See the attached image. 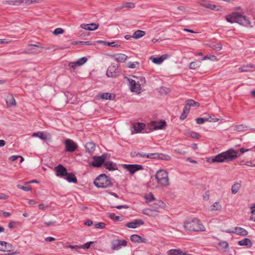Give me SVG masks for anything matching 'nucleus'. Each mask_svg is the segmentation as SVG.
Segmentation results:
<instances>
[{
    "label": "nucleus",
    "mask_w": 255,
    "mask_h": 255,
    "mask_svg": "<svg viewBox=\"0 0 255 255\" xmlns=\"http://www.w3.org/2000/svg\"><path fill=\"white\" fill-rule=\"evenodd\" d=\"M249 149H245L244 148H242L240 150H235L233 148H230L228 150L222 152L216 156L208 158L207 161L210 163L232 161L241 154L249 151Z\"/></svg>",
    "instance_id": "obj_1"
},
{
    "label": "nucleus",
    "mask_w": 255,
    "mask_h": 255,
    "mask_svg": "<svg viewBox=\"0 0 255 255\" xmlns=\"http://www.w3.org/2000/svg\"><path fill=\"white\" fill-rule=\"evenodd\" d=\"M184 228L186 230L195 232H203L205 228L201 221L197 218H190L186 220Z\"/></svg>",
    "instance_id": "obj_2"
},
{
    "label": "nucleus",
    "mask_w": 255,
    "mask_h": 255,
    "mask_svg": "<svg viewBox=\"0 0 255 255\" xmlns=\"http://www.w3.org/2000/svg\"><path fill=\"white\" fill-rule=\"evenodd\" d=\"M98 188H106L113 185L110 178L105 174H100L96 178L94 182Z\"/></svg>",
    "instance_id": "obj_3"
},
{
    "label": "nucleus",
    "mask_w": 255,
    "mask_h": 255,
    "mask_svg": "<svg viewBox=\"0 0 255 255\" xmlns=\"http://www.w3.org/2000/svg\"><path fill=\"white\" fill-rule=\"evenodd\" d=\"M157 182L161 186H167L169 185V179L168 173L166 170L160 169L158 170L155 175Z\"/></svg>",
    "instance_id": "obj_4"
},
{
    "label": "nucleus",
    "mask_w": 255,
    "mask_h": 255,
    "mask_svg": "<svg viewBox=\"0 0 255 255\" xmlns=\"http://www.w3.org/2000/svg\"><path fill=\"white\" fill-rule=\"evenodd\" d=\"M129 87L131 92L140 93L141 91V85L145 83V79L143 77H140L141 83L139 81L135 82L132 79H128Z\"/></svg>",
    "instance_id": "obj_5"
},
{
    "label": "nucleus",
    "mask_w": 255,
    "mask_h": 255,
    "mask_svg": "<svg viewBox=\"0 0 255 255\" xmlns=\"http://www.w3.org/2000/svg\"><path fill=\"white\" fill-rule=\"evenodd\" d=\"M107 157L108 154L106 153L103 154L101 156H94L93 157V161L90 163V165L95 167H100L103 164H104Z\"/></svg>",
    "instance_id": "obj_6"
},
{
    "label": "nucleus",
    "mask_w": 255,
    "mask_h": 255,
    "mask_svg": "<svg viewBox=\"0 0 255 255\" xmlns=\"http://www.w3.org/2000/svg\"><path fill=\"white\" fill-rule=\"evenodd\" d=\"M123 167L131 174L137 171L143 169L142 165L139 164H124Z\"/></svg>",
    "instance_id": "obj_7"
},
{
    "label": "nucleus",
    "mask_w": 255,
    "mask_h": 255,
    "mask_svg": "<svg viewBox=\"0 0 255 255\" xmlns=\"http://www.w3.org/2000/svg\"><path fill=\"white\" fill-rule=\"evenodd\" d=\"M127 242L126 240H114L111 242L112 249L113 250H119L122 247H126Z\"/></svg>",
    "instance_id": "obj_8"
},
{
    "label": "nucleus",
    "mask_w": 255,
    "mask_h": 255,
    "mask_svg": "<svg viewBox=\"0 0 255 255\" xmlns=\"http://www.w3.org/2000/svg\"><path fill=\"white\" fill-rule=\"evenodd\" d=\"M65 151L68 152H73L77 148V145L72 139H67L65 141Z\"/></svg>",
    "instance_id": "obj_9"
},
{
    "label": "nucleus",
    "mask_w": 255,
    "mask_h": 255,
    "mask_svg": "<svg viewBox=\"0 0 255 255\" xmlns=\"http://www.w3.org/2000/svg\"><path fill=\"white\" fill-rule=\"evenodd\" d=\"M118 73V65L117 64L111 65L109 67L106 75L108 77H115Z\"/></svg>",
    "instance_id": "obj_10"
},
{
    "label": "nucleus",
    "mask_w": 255,
    "mask_h": 255,
    "mask_svg": "<svg viewBox=\"0 0 255 255\" xmlns=\"http://www.w3.org/2000/svg\"><path fill=\"white\" fill-rule=\"evenodd\" d=\"M237 23L245 26H248L250 25L251 23L250 20L247 16L242 15L241 14L237 12Z\"/></svg>",
    "instance_id": "obj_11"
},
{
    "label": "nucleus",
    "mask_w": 255,
    "mask_h": 255,
    "mask_svg": "<svg viewBox=\"0 0 255 255\" xmlns=\"http://www.w3.org/2000/svg\"><path fill=\"white\" fill-rule=\"evenodd\" d=\"M165 204L160 200H156L153 204L151 205V207L156 212H159L160 209H164L165 207Z\"/></svg>",
    "instance_id": "obj_12"
},
{
    "label": "nucleus",
    "mask_w": 255,
    "mask_h": 255,
    "mask_svg": "<svg viewBox=\"0 0 255 255\" xmlns=\"http://www.w3.org/2000/svg\"><path fill=\"white\" fill-rule=\"evenodd\" d=\"M56 175L58 177L65 176L67 173V169L62 164H59L54 167Z\"/></svg>",
    "instance_id": "obj_13"
},
{
    "label": "nucleus",
    "mask_w": 255,
    "mask_h": 255,
    "mask_svg": "<svg viewBox=\"0 0 255 255\" xmlns=\"http://www.w3.org/2000/svg\"><path fill=\"white\" fill-rule=\"evenodd\" d=\"M166 123L164 121L152 122L150 125V128L152 130L162 129L165 126Z\"/></svg>",
    "instance_id": "obj_14"
},
{
    "label": "nucleus",
    "mask_w": 255,
    "mask_h": 255,
    "mask_svg": "<svg viewBox=\"0 0 255 255\" xmlns=\"http://www.w3.org/2000/svg\"><path fill=\"white\" fill-rule=\"evenodd\" d=\"M144 224V222L140 219H136L133 222L128 223L126 226L129 228L135 229Z\"/></svg>",
    "instance_id": "obj_15"
},
{
    "label": "nucleus",
    "mask_w": 255,
    "mask_h": 255,
    "mask_svg": "<svg viewBox=\"0 0 255 255\" xmlns=\"http://www.w3.org/2000/svg\"><path fill=\"white\" fill-rule=\"evenodd\" d=\"M130 240L132 242L141 243H145L147 242V239L142 238L137 235H132L130 236Z\"/></svg>",
    "instance_id": "obj_16"
},
{
    "label": "nucleus",
    "mask_w": 255,
    "mask_h": 255,
    "mask_svg": "<svg viewBox=\"0 0 255 255\" xmlns=\"http://www.w3.org/2000/svg\"><path fill=\"white\" fill-rule=\"evenodd\" d=\"M142 213L145 215L150 217H156L158 215L157 212L154 211L153 209L151 208H146L142 210Z\"/></svg>",
    "instance_id": "obj_17"
},
{
    "label": "nucleus",
    "mask_w": 255,
    "mask_h": 255,
    "mask_svg": "<svg viewBox=\"0 0 255 255\" xmlns=\"http://www.w3.org/2000/svg\"><path fill=\"white\" fill-rule=\"evenodd\" d=\"M232 233H236L239 235L245 236L248 234V232L245 229L241 227H237L235 228Z\"/></svg>",
    "instance_id": "obj_18"
},
{
    "label": "nucleus",
    "mask_w": 255,
    "mask_h": 255,
    "mask_svg": "<svg viewBox=\"0 0 255 255\" xmlns=\"http://www.w3.org/2000/svg\"><path fill=\"white\" fill-rule=\"evenodd\" d=\"M128 56L124 54L120 53L114 56V59L118 62H124L127 59Z\"/></svg>",
    "instance_id": "obj_19"
},
{
    "label": "nucleus",
    "mask_w": 255,
    "mask_h": 255,
    "mask_svg": "<svg viewBox=\"0 0 255 255\" xmlns=\"http://www.w3.org/2000/svg\"><path fill=\"white\" fill-rule=\"evenodd\" d=\"M168 56L166 54L162 55L160 57L155 58L151 57L150 58L152 61L156 64H160L165 59L167 58Z\"/></svg>",
    "instance_id": "obj_20"
},
{
    "label": "nucleus",
    "mask_w": 255,
    "mask_h": 255,
    "mask_svg": "<svg viewBox=\"0 0 255 255\" xmlns=\"http://www.w3.org/2000/svg\"><path fill=\"white\" fill-rule=\"evenodd\" d=\"M145 125L144 123H137L133 125V128L135 133H138L145 128Z\"/></svg>",
    "instance_id": "obj_21"
},
{
    "label": "nucleus",
    "mask_w": 255,
    "mask_h": 255,
    "mask_svg": "<svg viewBox=\"0 0 255 255\" xmlns=\"http://www.w3.org/2000/svg\"><path fill=\"white\" fill-rule=\"evenodd\" d=\"M104 166L106 169L110 171L115 170L118 169L116 164L112 161H105Z\"/></svg>",
    "instance_id": "obj_22"
},
{
    "label": "nucleus",
    "mask_w": 255,
    "mask_h": 255,
    "mask_svg": "<svg viewBox=\"0 0 255 255\" xmlns=\"http://www.w3.org/2000/svg\"><path fill=\"white\" fill-rule=\"evenodd\" d=\"M6 103L8 106H15L16 101L11 94H8L5 99Z\"/></svg>",
    "instance_id": "obj_23"
},
{
    "label": "nucleus",
    "mask_w": 255,
    "mask_h": 255,
    "mask_svg": "<svg viewBox=\"0 0 255 255\" xmlns=\"http://www.w3.org/2000/svg\"><path fill=\"white\" fill-rule=\"evenodd\" d=\"M85 148L87 152L92 153L95 150L96 145L93 142H87L85 144Z\"/></svg>",
    "instance_id": "obj_24"
},
{
    "label": "nucleus",
    "mask_w": 255,
    "mask_h": 255,
    "mask_svg": "<svg viewBox=\"0 0 255 255\" xmlns=\"http://www.w3.org/2000/svg\"><path fill=\"white\" fill-rule=\"evenodd\" d=\"M66 178L65 179L70 183H77V179L75 175V174L73 173H67L65 175Z\"/></svg>",
    "instance_id": "obj_25"
},
{
    "label": "nucleus",
    "mask_w": 255,
    "mask_h": 255,
    "mask_svg": "<svg viewBox=\"0 0 255 255\" xmlns=\"http://www.w3.org/2000/svg\"><path fill=\"white\" fill-rule=\"evenodd\" d=\"M238 244L240 246H247L249 248H251L253 246V243L251 240L248 238H245L242 240L239 241Z\"/></svg>",
    "instance_id": "obj_26"
},
{
    "label": "nucleus",
    "mask_w": 255,
    "mask_h": 255,
    "mask_svg": "<svg viewBox=\"0 0 255 255\" xmlns=\"http://www.w3.org/2000/svg\"><path fill=\"white\" fill-rule=\"evenodd\" d=\"M237 12H234L231 14L228 15L226 17V19L228 22L232 23L237 22Z\"/></svg>",
    "instance_id": "obj_27"
},
{
    "label": "nucleus",
    "mask_w": 255,
    "mask_h": 255,
    "mask_svg": "<svg viewBox=\"0 0 255 255\" xmlns=\"http://www.w3.org/2000/svg\"><path fill=\"white\" fill-rule=\"evenodd\" d=\"M100 98L105 100H114L116 96L109 93H103L100 94Z\"/></svg>",
    "instance_id": "obj_28"
},
{
    "label": "nucleus",
    "mask_w": 255,
    "mask_h": 255,
    "mask_svg": "<svg viewBox=\"0 0 255 255\" xmlns=\"http://www.w3.org/2000/svg\"><path fill=\"white\" fill-rule=\"evenodd\" d=\"M185 135L195 139H199L201 137V135L198 133L191 130H188L186 131Z\"/></svg>",
    "instance_id": "obj_29"
},
{
    "label": "nucleus",
    "mask_w": 255,
    "mask_h": 255,
    "mask_svg": "<svg viewBox=\"0 0 255 255\" xmlns=\"http://www.w3.org/2000/svg\"><path fill=\"white\" fill-rule=\"evenodd\" d=\"M98 43H103L105 45L113 47H119L120 46V45H119L117 41H113V42H108L106 41H98Z\"/></svg>",
    "instance_id": "obj_30"
},
{
    "label": "nucleus",
    "mask_w": 255,
    "mask_h": 255,
    "mask_svg": "<svg viewBox=\"0 0 255 255\" xmlns=\"http://www.w3.org/2000/svg\"><path fill=\"white\" fill-rule=\"evenodd\" d=\"M145 34V31L140 30H137L134 32L132 35V37L137 39L143 36Z\"/></svg>",
    "instance_id": "obj_31"
},
{
    "label": "nucleus",
    "mask_w": 255,
    "mask_h": 255,
    "mask_svg": "<svg viewBox=\"0 0 255 255\" xmlns=\"http://www.w3.org/2000/svg\"><path fill=\"white\" fill-rule=\"evenodd\" d=\"M21 1L20 0H4L2 3L4 4L18 6L21 4Z\"/></svg>",
    "instance_id": "obj_32"
},
{
    "label": "nucleus",
    "mask_w": 255,
    "mask_h": 255,
    "mask_svg": "<svg viewBox=\"0 0 255 255\" xmlns=\"http://www.w3.org/2000/svg\"><path fill=\"white\" fill-rule=\"evenodd\" d=\"M144 198L146 203H149L153 201L154 202L156 200L153 194L152 193H149L147 194H146L144 196Z\"/></svg>",
    "instance_id": "obj_33"
},
{
    "label": "nucleus",
    "mask_w": 255,
    "mask_h": 255,
    "mask_svg": "<svg viewBox=\"0 0 255 255\" xmlns=\"http://www.w3.org/2000/svg\"><path fill=\"white\" fill-rule=\"evenodd\" d=\"M33 137H38L42 140H46L47 138V135L44 133L43 132L38 131L37 132H33L32 134Z\"/></svg>",
    "instance_id": "obj_34"
},
{
    "label": "nucleus",
    "mask_w": 255,
    "mask_h": 255,
    "mask_svg": "<svg viewBox=\"0 0 255 255\" xmlns=\"http://www.w3.org/2000/svg\"><path fill=\"white\" fill-rule=\"evenodd\" d=\"M240 187L241 184L238 182H236L232 187V193L234 194H236L239 191Z\"/></svg>",
    "instance_id": "obj_35"
},
{
    "label": "nucleus",
    "mask_w": 255,
    "mask_h": 255,
    "mask_svg": "<svg viewBox=\"0 0 255 255\" xmlns=\"http://www.w3.org/2000/svg\"><path fill=\"white\" fill-rule=\"evenodd\" d=\"M161 156H163L162 154H158L156 153H150V154H147L146 158H152V159H157V158H163L161 157Z\"/></svg>",
    "instance_id": "obj_36"
},
{
    "label": "nucleus",
    "mask_w": 255,
    "mask_h": 255,
    "mask_svg": "<svg viewBox=\"0 0 255 255\" xmlns=\"http://www.w3.org/2000/svg\"><path fill=\"white\" fill-rule=\"evenodd\" d=\"M235 129L238 131H244L248 129V127L245 125H237Z\"/></svg>",
    "instance_id": "obj_37"
},
{
    "label": "nucleus",
    "mask_w": 255,
    "mask_h": 255,
    "mask_svg": "<svg viewBox=\"0 0 255 255\" xmlns=\"http://www.w3.org/2000/svg\"><path fill=\"white\" fill-rule=\"evenodd\" d=\"M222 209V206L219 202L214 203L211 206V210L212 211H220Z\"/></svg>",
    "instance_id": "obj_38"
},
{
    "label": "nucleus",
    "mask_w": 255,
    "mask_h": 255,
    "mask_svg": "<svg viewBox=\"0 0 255 255\" xmlns=\"http://www.w3.org/2000/svg\"><path fill=\"white\" fill-rule=\"evenodd\" d=\"M187 105L189 107H199L200 106V104L198 102H195L193 100H188L186 101Z\"/></svg>",
    "instance_id": "obj_39"
},
{
    "label": "nucleus",
    "mask_w": 255,
    "mask_h": 255,
    "mask_svg": "<svg viewBox=\"0 0 255 255\" xmlns=\"http://www.w3.org/2000/svg\"><path fill=\"white\" fill-rule=\"evenodd\" d=\"M13 247L11 244L5 242V244H4V249H3V252H10L13 251Z\"/></svg>",
    "instance_id": "obj_40"
},
{
    "label": "nucleus",
    "mask_w": 255,
    "mask_h": 255,
    "mask_svg": "<svg viewBox=\"0 0 255 255\" xmlns=\"http://www.w3.org/2000/svg\"><path fill=\"white\" fill-rule=\"evenodd\" d=\"M139 65V62H129L127 64V67L130 69H134L137 68Z\"/></svg>",
    "instance_id": "obj_41"
},
{
    "label": "nucleus",
    "mask_w": 255,
    "mask_h": 255,
    "mask_svg": "<svg viewBox=\"0 0 255 255\" xmlns=\"http://www.w3.org/2000/svg\"><path fill=\"white\" fill-rule=\"evenodd\" d=\"M133 8L135 7V4L133 2H127L125 4L122 5L119 9H122L123 8Z\"/></svg>",
    "instance_id": "obj_42"
},
{
    "label": "nucleus",
    "mask_w": 255,
    "mask_h": 255,
    "mask_svg": "<svg viewBox=\"0 0 255 255\" xmlns=\"http://www.w3.org/2000/svg\"><path fill=\"white\" fill-rule=\"evenodd\" d=\"M207 59L210 60L211 61H217L218 60L217 57L215 55H210V56L206 55L201 59V61H203V60H207Z\"/></svg>",
    "instance_id": "obj_43"
},
{
    "label": "nucleus",
    "mask_w": 255,
    "mask_h": 255,
    "mask_svg": "<svg viewBox=\"0 0 255 255\" xmlns=\"http://www.w3.org/2000/svg\"><path fill=\"white\" fill-rule=\"evenodd\" d=\"M87 61V58L86 57H83L78 59V60L76 62V64H77L78 66H80L84 64Z\"/></svg>",
    "instance_id": "obj_44"
},
{
    "label": "nucleus",
    "mask_w": 255,
    "mask_h": 255,
    "mask_svg": "<svg viewBox=\"0 0 255 255\" xmlns=\"http://www.w3.org/2000/svg\"><path fill=\"white\" fill-rule=\"evenodd\" d=\"M200 66V64L196 62H192L189 64V68L190 69H195Z\"/></svg>",
    "instance_id": "obj_45"
},
{
    "label": "nucleus",
    "mask_w": 255,
    "mask_h": 255,
    "mask_svg": "<svg viewBox=\"0 0 255 255\" xmlns=\"http://www.w3.org/2000/svg\"><path fill=\"white\" fill-rule=\"evenodd\" d=\"M206 121H209L210 122H217L219 121L218 118H213L211 116H208L207 117L204 118Z\"/></svg>",
    "instance_id": "obj_46"
},
{
    "label": "nucleus",
    "mask_w": 255,
    "mask_h": 255,
    "mask_svg": "<svg viewBox=\"0 0 255 255\" xmlns=\"http://www.w3.org/2000/svg\"><path fill=\"white\" fill-rule=\"evenodd\" d=\"M108 217L111 219L119 221L120 217L118 216H116L114 213H108Z\"/></svg>",
    "instance_id": "obj_47"
},
{
    "label": "nucleus",
    "mask_w": 255,
    "mask_h": 255,
    "mask_svg": "<svg viewBox=\"0 0 255 255\" xmlns=\"http://www.w3.org/2000/svg\"><path fill=\"white\" fill-rule=\"evenodd\" d=\"M64 33V30L61 28H57L53 31V34L57 35Z\"/></svg>",
    "instance_id": "obj_48"
},
{
    "label": "nucleus",
    "mask_w": 255,
    "mask_h": 255,
    "mask_svg": "<svg viewBox=\"0 0 255 255\" xmlns=\"http://www.w3.org/2000/svg\"><path fill=\"white\" fill-rule=\"evenodd\" d=\"M212 48L217 51H220L222 48V45L221 43H218L215 45H213Z\"/></svg>",
    "instance_id": "obj_49"
},
{
    "label": "nucleus",
    "mask_w": 255,
    "mask_h": 255,
    "mask_svg": "<svg viewBox=\"0 0 255 255\" xmlns=\"http://www.w3.org/2000/svg\"><path fill=\"white\" fill-rule=\"evenodd\" d=\"M95 227L97 229H104L106 227V224L103 222L98 223L95 224Z\"/></svg>",
    "instance_id": "obj_50"
},
{
    "label": "nucleus",
    "mask_w": 255,
    "mask_h": 255,
    "mask_svg": "<svg viewBox=\"0 0 255 255\" xmlns=\"http://www.w3.org/2000/svg\"><path fill=\"white\" fill-rule=\"evenodd\" d=\"M17 187L18 189L23 190L25 191H29L31 190V188L30 187H26V186H22V185H21L19 184L17 185Z\"/></svg>",
    "instance_id": "obj_51"
},
{
    "label": "nucleus",
    "mask_w": 255,
    "mask_h": 255,
    "mask_svg": "<svg viewBox=\"0 0 255 255\" xmlns=\"http://www.w3.org/2000/svg\"><path fill=\"white\" fill-rule=\"evenodd\" d=\"M41 51L39 49H37V50H34L33 48H31L30 49H28V51H24L23 52V53H34V54H36V53H40Z\"/></svg>",
    "instance_id": "obj_52"
},
{
    "label": "nucleus",
    "mask_w": 255,
    "mask_h": 255,
    "mask_svg": "<svg viewBox=\"0 0 255 255\" xmlns=\"http://www.w3.org/2000/svg\"><path fill=\"white\" fill-rule=\"evenodd\" d=\"M89 26L91 28V31L95 30L97 29L99 27L98 24H96L94 23H92L91 24H89Z\"/></svg>",
    "instance_id": "obj_53"
},
{
    "label": "nucleus",
    "mask_w": 255,
    "mask_h": 255,
    "mask_svg": "<svg viewBox=\"0 0 255 255\" xmlns=\"http://www.w3.org/2000/svg\"><path fill=\"white\" fill-rule=\"evenodd\" d=\"M239 70L241 72H248L250 71L249 69L248 68V66H247V65H244L240 67Z\"/></svg>",
    "instance_id": "obj_54"
},
{
    "label": "nucleus",
    "mask_w": 255,
    "mask_h": 255,
    "mask_svg": "<svg viewBox=\"0 0 255 255\" xmlns=\"http://www.w3.org/2000/svg\"><path fill=\"white\" fill-rule=\"evenodd\" d=\"M219 245L221 246L223 249H227L228 248V243L227 242H222L219 243Z\"/></svg>",
    "instance_id": "obj_55"
},
{
    "label": "nucleus",
    "mask_w": 255,
    "mask_h": 255,
    "mask_svg": "<svg viewBox=\"0 0 255 255\" xmlns=\"http://www.w3.org/2000/svg\"><path fill=\"white\" fill-rule=\"evenodd\" d=\"M80 27L84 29L91 31V28L89 26V24H82Z\"/></svg>",
    "instance_id": "obj_56"
},
{
    "label": "nucleus",
    "mask_w": 255,
    "mask_h": 255,
    "mask_svg": "<svg viewBox=\"0 0 255 255\" xmlns=\"http://www.w3.org/2000/svg\"><path fill=\"white\" fill-rule=\"evenodd\" d=\"M204 6L205 7L211 9H215L216 7V6L214 4H212L210 3H206V5H204Z\"/></svg>",
    "instance_id": "obj_57"
},
{
    "label": "nucleus",
    "mask_w": 255,
    "mask_h": 255,
    "mask_svg": "<svg viewBox=\"0 0 255 255\" xmlns=\"http://www.w3.org/2000/svg\"><path fill=\"white\" fill-rule=\"evenodd\" d=\"M196 120L198 124H202L205 122L204 118H198Z\"/></svg>",
    "instance_id": "obj_58"
},
{
    "label": "nucleus",
    "mask_w": 255,
    "mask_h": 255,
    "mask_svg": "<svg viewBox=\"0 0 255 255\" xmlns=\"http://www.w3.org/2000/svg\"><path fill=\"white\" fill-rule=\"evenodd\" d=\"M78 43H79L82 45H90L92 44V43L89 41H79L76 43V44H78Z\"/></svg>",
    "instance_id": "obj_59"
},
{
    "label": "nucleus",
    "mask_w": 255,
    "mask_h": 255,
    "mask_svg": "<svg viewBox=\"0 0 255 255\" xmlns=\"http://www.w3.org/2000/svg\"><path fill=\"white\" fill-rule=\"evenodd\" d=\"M44 224L46 226H55V222L54 221H48V222H45Z\"/></svg>",
    "instance_id": "obj_60"
},
{
    "label": "nucleus",
    "mask_w": 255,
    "mask_h": 255,
    "mask_svg": "<svg viewBox=\"0 0 255 255\" xmlns=\"http://www.w3.org/2000/svg\"><path fill=\"white\" fill-rule=\"evenodd\" d=\"M69 66L71 68L73 69V70L75 69L76 67L78 66V65L76 64V62L69 63Z\"/></svg>",
    "instance_id": "obj_61"
},
{
    "label": "nucleus",
    "mask_w": 255,
    "mask_h": 255,
    "mask_svg": "<svg viewBox=\"0 0 255 255\" xmlns=\"http://www.w3.org/2000/svg\"><path fill=\"white\" fill-rule=\"evenodd\" d=\"M189 111H190V107L187 106V105L186 104L183 109V113L188 114L189 112Z\"/></svg>",
    "instance_id": "obj_62"
},
{
    "label": "nucleus",
    "mask_w": 255,
    "mask_h": 255,
    "mask_svg": "<svg viewBox=\"0 0 255 255\" xmlns=\"http://www.w3.org/2000/svg\"><path fill=\"white\" fill-rule=\"evenodd\" d=\"M4 244H5V242L0 241V251L1 252H3V249H4Z\"/></svg>",
    "instance_id": "obj_63"
},
{
    "label": "nucleus",
    "mask_w": 255,
    "mask_h": 255,
    "mask_svg": "<svg viewBox=\"0 0 255 255\" xmlns=\"http://www.w3.org/2000/svg\"><path fill=\"white\" fill-rule=\"evenodd\" d=\"M19 156L20 155H12L9 157V159L11 161H14L15 160H16L18 158H19Z\"/></svg>",
    "instance_id": "obj_64"
}]
</instances>
